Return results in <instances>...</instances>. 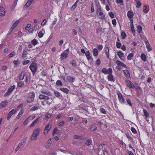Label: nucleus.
I'll return each mask as SVG.
<instances>
[{"label":"nucleus","mask_w":155,"mask_h":155,"mask_svg":"<svg viewBox=\"0 0 155 155\" xmlns=\"http://www.w3.org/2000/svg\"><path fill=\"white\" fill-rule=\"evenodd\" d=\"M39 106H35L32 107L31 110V111H34L37 110L39 109Z\"/></svg>","instance_id":"nucleus-35"},{"label":"nucleus","mask_w":155,"mask_h":155,"mask_svg":"<svg viewBox=\"0 0 155 155\" xmlns=\"http://www.w3.org/2000/svg\"><path fill=\"white\" fill-rule=\"evenodd\" d=\"M30 62V61L29 60H27L26 61H22V64L23 65H26L28 64Z\"/></svg>","instance_id":"nucleus-50"},{"label":"nucleus","mask_w":155,"mask_h":155,"mask_svg":"<svg viewBox=\"0 0 155 155\" xmlns=\"http://www.w3.org/2000/svg\"><path fill=\"white\" fill-rule=\"evenodd\" d=\"M40 128H38L34 131L32 134L34 135L35 134V135L37 136H38L40 133Z\"/></svg>","instance_id":"nucleus-13"},{"label":"nucleus","mask_w":155,"mask_h":155,"mask_svg":"<svg viewBox=\"0 0 155 155\" xmlns=\"http://www.w3.org/2000/svg\"><path fill=\"white\" fill-rule=\"evenodd\" d=\"M51 127L50 126V125L49 124L47 125L45 127V128L44 129V134H45L46 131H47L46 132V134H47L50 130Z\"/></svg>","instance_id":"nucleus-18"},{"label":"nucleus","mask_w":155,"mask_h":155,"mask_svg":"<svg viewBox=\"0 0 155 155\" xmlns=\"http://www.w3.org/2000/svg\"><path fill=\"white\" fill-rule=\"evenodd\" d=\"M140 57L141 59L144 61H145L146 60V56L145 54L143 53L141 54Z\"/></svg>","instance_id":"nucleus-31"},{"label":"nucleus","mask_w":155,"mask_h":155,"mask_svg":"<svg viewBox=\"0 0 155 155\" xmlns=\"http://www.w3.org/2000/svg\"><path fill=\"white\" fill-rule=\"evenodd\" d=\"M27 54V50H24L23 51L22 54V57L23 59H25V58L26 57V55Z\"/></svg>","instance_id":"nucleus-23"},{"label":"nucleus","mask_w":155,"mask_h":155,"mask_svg":"<svg viewBox=\"0 0 155 155\" xmlns=\"http://www.w3.org/2000/svg\"><path fill=\"white\" fill-rule=\"evenodd\" d=\"M143 112L144 115L146 117H147L149 116V114L146 110H143Z\"/></svg>","instance_id":"nucleus-45"},{"label":"nucleus","mask_w":155,"mask_h":155,"mask_svg":"<svg viewBox=\"0 0 155 155\" xmlns=\"http://www.w3.org/2000/svg\"><path fill=\"white\" fill-rule=\"evenodd\" d=\"M5 14V8L2 7H0V15L1 16H4Z\"/></svg>","instance_id":"nucleus-10"},{"label":"nucleus","mask_w":155,"mask_h":155,"mask_svg":"<svg viewBox=\"0 0 155 155\" xmlns=\"http://www.w3.org/2000/svg\"><path fill=\"white\" fill-rule=\"evenodd\" d=\"M27 140V138H25L22 139L20 143L18 144V146L21 147V149L25 146V144L26 141Z\"/></svg>","instance_id":"nucleus-5"},{"label":"nucleus","mask_w":155,"mask_h":155,"mask_svg":"<svg viewBox=\"0 0 155 155\" xmlns=\"http://www.w3.org/2000/svg\"><path fill=\"white\" fill-rule=\"evenodd\" d=\"M29 119H28V118L24 121V125H26L29 122Z\"/></svg>","instance_id":"nucleus-64"},{"label":"nucleus","mask_w":155,"mask_h":155,"mask_svg":"<svg viewBox=\"0 0 155 155\" xmlns=\"http://www.w3.org/2000/svg\"><path fill=\"white\" fill-rule=\"evenodd\" d=\"M131 131H132V132L133 133H134V134H135L137 133V131H136V130L133 127H132L131 128Z\"/></svg>","instance_id":"nucleus-55"},{"label":"nucleus","mask_w":155,"mask_h":155,"mask_svg":"<svg viewBox=\"0 0 155 155\" xmlns=\"http://www.w3.org/2000/svg\"><path fill=\"white\" fill-rule=\"evenodd\" d=\"M15 85H13L9 87L8 90L4 94V96L6 97L10 95L13 90L15 89Z\"/></svg>","instance_id":"nucleus-2"},{"label":"nucleus","mask_w":155,"mask_h":155,"mask_svg":"<svg viewBox=\"0 0 155 155\" xmlns=\"http://www.w3.org/2000/svg\"><path fill=\"white\" fill-rule=\"evenodd\" d=\"M29 68L34 75L36 72L37 68V64L35 63H31L29 66Z\"/></svg>","instance_id":"nucleus-1"},{"label":"nucleus","mask_w":155,"mask_h":155,"mask_svg":"<svg viewBox=\"0 0 155 155\" xmlns=\"http://www.w3.org/2000/svg\"><path fill=\"white\" fill-rule=\"evenodd\" d=\"M117 94L118 97V99L120 102L121 104H124L125 102V99L123 97L122 94L119 91H118L117 92Z\"/></svg>","instance_id":"nucleus-3"},{"label":"nucleus","mask_w":155,"mask_h":155,"mask_svg":"<svg viewBox=\"0 0 155 155\" xmlns=\"http://www.w3.org/2000/svg\"><path fill=\"white\" fill-rule=\"evenodd\" d=\"M18 2V0H15L14 2V3L13 4L11 8V9L12 10H14L16 6V5L17 3Z\"/></svg>","instance_id":"nucleus-30"},{"label":"nucleus","mask_w":155,"mask_h":155,"mask_svg":"<svg viewBox=\"0 0 155 155\" xmlns=\"http://www.w3.org/2000/svg\"><path fill=\"white\" fill-rule=\"evenodd\" d=\"M116 64L119 66H121L122 67H124L125 68L127 67V66L124 64L123 62L120 61H116Z\"/></svg>","instance_id":"nucleus-19"},{"label":"nucleus","mask_w":155,"mask_h":155,"mask_svg":"<svg viewBox=\"0 0 155 155\" xmlns=\"http://www.w3.org/2000/svg\"><path fill=\"white\" fill-rule=\"evenodd\" d=\"M23 114V111L21 110L19 112L18 114L17 115L16 118L17 119H18L20 118V117Z\"/></svg>","instance_id":"nucleus-37"},{"label":"nucleus","mask_w":155,"mask_h":155,"mask_svg":"<svg viewBox=\"0 0 155 155\" xmlns=\"http://www.w3.org/2000/svg\"><path fill=\"white\" fill-rule=\"evenodd\" d=\"M149 10V7L148 6H144L143 7V12L145 13H147Z\"/></svg>","instance_id":"nucleus-21"},{"label":"nucleus","mask_w":155,"mask_h":155,"mask_svg":"<svg viewBox=\"0 0 155 155\" xmlns=\"http://www.w3.org/2000/svg\"><path fill=\"white\" fill-rule=\"evenodd\" d=\"M51 115L50 114H47L45 115V120L47 121H48L49 118L51 117Z\"/></svg>","instance_id":"nucleus-28"},{"label":"nucleus","mask_w":155,"mask_h":155,"mask_svg":"<svg viewBox=\"0 0 155 155\" xmlns=\"http://www.w3.org/2000/svg\"><path fill=\"white\" fill-rule=\"evenodd\" d=\"M92 143V140H91L88 139L86 141L85 144L87 146L90 145Z\"/></svg>","instance_id":"nucleus-44"},{"label":"nucleus","mask_w":155,"mask_h":155,"mask_svg":"<svg viewBox=\"0 0 155 155\" xmlns=\"http://www.w3.org/2000/svg\"><path fill=\"white\" fill-rule=\"evenodd\" d=\"M24 83L23 81H20L18 83V86L20 87H22L24 85Z\"/></svg>","instance_id":"nucleus-38"},{"label":"nucleus","mask_w":155,"mask_h":155,"mask_svg":"<svg viewBox=\"0 0 155 155\" xmlns=\"http://www.w3.org/2000/svg\"><path fill=\"white\" fill-rule=\"evenodd\" d=\"M41 93L48 96L51 95V93L48 91H43L41 92Z\"/></svg>","instance_id":"nucleus-46"},{"label":"nucleus","mask_w":155,"mask_h":155,"mask_svg":"<svg viewBox=\"0 0 155 155\" xmlns=\"http://www.w3.org/2000/svg\"><path fill=\"white\" fill-rule=\"evenodd\" d=\"M133 13L131 11H128L127 13V16L130 18H131L133 16Z\"/></svg>","instance_id":"nucleus-20"},{"label":"nucleus","mask_w":155,"mask_h":155,"mask_svg":"<svg viewBox=\"0 0 155 155\" xmlns=\"http://www.w3.org/2000/svg\"><path fill=\"white\" fill-rule=\"evenodd\" d=\"M58 130V129L57 128H55L54 129V130L53 131V136H54V134H55L56 133V132Z\"/></svg>","instance_id":"nucleus-59"},{"label":"nucleus","mask_w":155,"mask_h":155,"mask_svg":"<svg viewBox=\"0 0 155 155\" xmlns=\"http://www.w3.org/2000/svg\"><path fill=\"white\" fill-rule=\"evenodd\" d=\"M137 31L139 33H140L141 32V31L142 30V28L141 26L140 25H138L137 27Z\"/></svg>","instance_id":"nucleus-42"},{"label":"nucleus","mask_w":155,"mask_h":155,"mask_svg":"<svg viewBox=\"0 0 155 155\" xmlns=\"http://www.w3.org/2000/svg\"><path fill=\"white\" fill-rule=\"evenodd\" d=\"M145 42L146 44V47L148 51H150L152 50V49L151 47L150 44L147 38L145 37Z\"/></svg>","instance_id":"nucleus-7"},{"label":"nucleus","mask_w":155,"mask_h":155,"mask_svg":"<svg viewBox=\"0 0 155 155\" xmlns=\"http://www.w3.org/2000/svg\"><path fill=\"white\" fill-rule=\"evenodd\" d=\"M134 56V54L133 53H130L129 54L127 57V59L130 60L131 59L132 57Z\"/></svg>","instance_id":"nucleus-40"},{"label":"nucleus","mask_w":155,"mask_h":155,"mask_svg":"<svg viewBox=\"0 0 155 155\" xmlns=\"http://www.w3.org/2000/svg\"><path fill=\"white\" fill-rule=\"evenodd\" d=\"M67 80L70 82H73L74 81L75 78L74 77H71L70 76H68L67 77Z\"/></svg>","instance_id":"nucleus-15"},{"label":"nucleus","mask_w":155,"mask_h":155,"mask_svg":"<svg viewBox=\"0 0 155 155\" xmlns=\"http://www.w3.org/2000/svg\"><path fill=\"white\" fill-rule=\"evenodd\" d=\"M26 73L25 71L21 72L19 75V78L20 80H22L24 79L25 77V76Z\"/></svg>","instance_id":"nucleus-9"},{"label":"nucleus","mask_w":155,"mask_h":155,"mask_svg":"<svg viewBox=\"0 0 155 155\" xmlns=\"http://www.w3.org/2000/svg\"><path fill=\"white\" fill-rule=\"evenodd\" d=\"M97 128L96 126L93 125L91 126L90 129L92 131H94L97 130Z\"/></svg>","instance_id":"nucleus-33"},{"label":"nucleus","mask_w":155,"mask_h":155,"mask_svg":"<svg viewBox=\"0 0 155 155\" xmlns=\"http://www.w3.org/2000/svg\"><path fill=\"white\" fill-rule=\"evenodd\" d=\"M97 13H98L99 14L100 13V12H102L101 8L100 6V8H99L97 9Z\"/></svg>","instance_id":"nucleus-63"},{"label":"nucleus","mask_w":155,"mask_h":155,"mask_svg":"<svg viewBox=\"0 0 155 155\" xmlns=\"http://www.w3.org/2000/svg\"><path fill=\"white\" fill-rule=\"evenodd\" d=\"M141 4L140 2L139 1H137V5L136 7L137 8H139L141 6Z\"/></svg>","instance_id":"nucleus-52"},{"label":"nucleus","mask_w":155,"mask_h":155,"mask_svg":"<svg viewBox=\"0 0 155 155\" xmlns=\"http://www.w3.org/2000/svg\"><path fill=\"white\" fill-rule=\"evenodd\" d=\"M56 84L58 86H62L63 85V84L61 82V81L60 80H58L56 82Z\"/></svg>","instance_id":"nucleus-47"},{"label":"nucleus","mask_w":155,"mask_h":155,"mask_svg":"<svg viewBox=\"0 0 155 155\" xmlns=\"http://www.w3.org/2000/svg\"><path fill=\"white\" fill-rule=\"evenodd\" d=\"M108 77V80L110 81H114V77L113 75L111 74H110Z\"/></svg>","instance_id":"nucleus-27"},{"label":"nucleus","mask_w":155,"mask_h":155,"mask_svg":"<svg viewBox=\"0 0 155 155\" xmlns=\"http://www.w3.org/2000/svg\"><path fill=\"white\" fill-rule=\"evenodd\" d=\"M124 74H126L127 77H128L130 76L129 72L127 70H125L124 71Z\"/></svg>","instance_id":"nucleus-34"},{"label":"nucleus","mask_w":155,"mask_h":155,"mask_svg":"<svg viewBox=\"0 0 155 155\" xmlns=\"http://www.w3.org/2000/svg\"><path fill=\"white\" fill-rule=\"evenodd\" d=\"M116 46L117 48H120L121 46V44L120 42H117L116 43Z\"/></svg>","instance_id":"nucleus-60"},{"label":"nucleus","mask_w":155,"mask_h":155,"mask_svg":"<svg viewBox=\"0 0 155 155\" xmlns=\"http://www.w3.org/2000/svg\"><path fill=\"white\" fill-rule=\"evenodd\" d=\"M99 16H100L99 17L100 19H104L105 18V16L102 12H100L99 14Z\"/></svg>","instance_id":"nucleus-32"},{"label":"nucleus","mask_w":155,"mask_h":155,"mask_svg":"<svg viewBox=\"0 0 155 155\" xmlns=\"http://www.w3.org/2000/svg\"><path fill=\"white\" fill-rule=\"evenodd\" d=\"M60 89L61 90V91L65 92L66 94H68L69 92V90L68 88H60Z\"/></svg>","instance_id":"nucleus-25"},{"label":"nucleus","mask_w":155,"mask_h":155,"mask_svg":"<svg viewBox=\"0 0 155 155\" xmlns=\"http://www.w3.org/2000/svg\"><path fill=\"white\" fill-rule=\"evenodd\" d=\"M39 98L41 100H44L45 101L49 99V97L48 96L42 94H41L39 95Z\"/></svg>","instance_id":"nucleus-16"},{"label":"nucleus","mask_w":155,"mask_h":155,"mask_svg":"<svg viewBox=\"0 0 155 155\" xmlns=\"http://www.w3.org/2000/svg\"><path fill=\"white\" fill-rule=\"evenodd\" d=\"M35 94L33 92L31 93V94L29 96L27 100V101L28 103H31L33 101L35 97Z\"/></svg>","instance_id":"nucleus-4"},{"label":"nucleus","mask_w":155,"mask_h":155,"mask_svg":"<svg viewBox=\"0 0 155 155\" xmlns=\"http://www.w3.org/2000/svg\"><path fill=\"white\" fill-rule=\"evenodd\" d=\"M93 54L95 56H96L98 55V51L97 49L94 48L93 49Z\"/></svg>","instance_id":"nucleus-29"},{"label":"nucleus","mask_w":155,"mask_h":155,"mask_svg":"<svg viewBox=\"0 0 155 155\" xmlns=\"http://www.w3.org/2000/svg\"><path fill=\"white\" fill-rule=\"evenodd\" d=\"M85 55L86 56L87 59L88 60L91 59V58L90 55V52L89 51H86L85 53Z\"/></svg>","instance_id":"nucleus-26"},{"label":"nucleus","mask_w":155,"mask_h":155,"mask_svg":"<svg viewBox=\"0 0 155 155\" xmlns=\"http://www.w3.org/2000/svg\"><path fill=\"white\" fill-rule=\"evenodd\" d=\"M64 124L65 122L64 121H62L59 123L58 125L60 126L63 127L64 125Z\"/></svg>","instance_id":"nucleus-57"},{"label":"nucleus","mask_w":155,"mask_h":155,"mask_svg":"<svg viewBox=\"0 0 155 155\" xmlns=\"http://www.w3.org/2000/svg\"><path fill=\"white\" fill-rule=\"evenodd\" d=\"M54 94L55 96L58 97L59 98L61 97L60 93L57 91H54Z\"/></svg>","instance_id":"nucleus-39"},{"label":"nucleus","mask_w":155,"mask_h":155,"mask_svg":"<svg viewBox=\"0 0 155 155\" xmlns=\"http://www.w3.org/2000/svg\"><path fill=\"white\" fill-rule=\"evenodd\" d=\"M48 20L47 19H45L43 21H42L41 23V25L42 26H44L46 24Z\"/></svg>","instance_id":"nucleus-49"},{"label":"nucleus","mask_w":155,"mask_h":155,"mask_svg":"<svg viewBox=\"0 0 155 155\" xmlns=\"http://www.w3.org/2000/svg\"><path fill=\"white\" fill-rule=\"evenodd\" d=\"M112 69L111 68H109L107 70V73L111 74L112 73Z\"/></svg>","instance_id":"nucleus-61"},{"label":"nucleus","mask_w":155,"mask_h":155,"mask_svg":"<svg viewBox=\"0 0 155 155\" xmlns=\"http://www.w3.org/2000/svg\"><path fill=\"white\" fill-rule=\"evenodd\" d=\"M121 36L122 37V38L123 39H124L126 37V35L124 31H123L121 34Z\"/></svg>","instance_id":"nucleus-43"},{"label":"nucleus","mask_w":155,"mask_h":155,"mask_svg":"<svg viewBox=\"0 0 155 155\" xmlns=\"http://www.w3.org/2000/svg\"><path fill=\"white\" fill-rule=\"evenodd\" d=\"M16 111V109H13L12 110L8 113L7 117V120H9L10 118L12 115L15 113Z\"/></svg>","instance_id":"nucleus-6"},{"label":"nucleus","mask_w":155,"mask_h":155,"mask_svg":"<svg viewBox=\"0 0 155 155\" xmlns=\"http://www.w3.org/2000/svg\"><path fill=\"white\" fill-rule=\"evenodd\" d=\"M34 0H28L24 6V8L28 7L32 3Z\"/></svg>","instance_id":"nucleus-17"},{"label":"nucleus","mask_w":155,"mask_h":155,"mask_svg":"<svg viewBox=\"0 0 155 155\" xmlns=\"http://www.w3.org/2000/svg\"><path fill=\"white\" fill-rule=\"evenodd\" d=\"M15 54V52L13 51L9 55L8 57L9 58H12L13 56H14Z\"/></svg>","instance_id":"nucleus-48"},{"label":"nucleus","mask_w":155,"mask_h":155,"mask_svg":"<svg viewBox=\"0 0 155 155\" xmlns=\"http://www.w3.org/2000/svg\"><path fill=\"white\" fill-rule=\"evenodd\" d=\"M127 103L129 104V105L130 106H132V104L131 103V101L130 100V99H128L127 100Z\"/></svg>","instance_id":"nucleus-53"},{"label":"nucleus","mask_w":155,"mask_h":155,"mask_svg":"<svg viewBox=\"0 0 155 155\" xmlns=\"http://www.w3.org/2000/svg\"><path fill=\"white\" fill-rule=\"evenodd\" d=\"M117 54L121 60H124V54L122 51H119L117 53Z\"/></svg>","instance_id":"nucleus-14"},{"label":"nucleus","mask_w":155,"mask_h":155,"mask_svg":"<svg viewBox=\"0 0 155 155\" xmlns=\"http://www.w3.org/2000/svg\"><path fill=\"white\" fill-rule=\"evenodd\" d=\"M71 63L73 66L75 67L76 66V64L75 61L73 60Z\"/></svg>","instance_id":"nucleus-54"},{"label":"nucleus","mask_w":155,"mask_h":155,"mask_svg":"<svg viewBox=\"0 0 155 155\" xmlns=\"http://www.w3.org/2000/svg\"><path fill=\"white\" fill-rule=\"evenodd\" d=\"M8 102L7 101L2 102L0 104V109H2L6 107L8 104Z\"/></svg>","instance_id":"nucleus-11"},{"label":"nucleus","mask_w":155,"mask_h":155,"mask_svg":"<svg viewBox=\"0 0 155 155\" xmlns=\"http://www.w3.org/2000/svg\"><path fill=\"white\" fill-rule=\"evenodd\" d=\"M31 43L32 45L35 46L38 44V41L36 39H34L31 41Z\"/></svg>","instance_id":"nucleus-41"},{"label":"nucleus","mask_w":155,"mask_h":155,"mask_svg":"<svg viewBox=\"0 0 155 155\" xmlns=\"http://www.w3.org/2000/svg\"><path fill=\"white\" fill-rule=\"evenodd\" d=\"M101 64V61L100 59L98 58L96 61V64L97 65H99Z\"/></svg>","instance_id":"nucleus-56"},{"label":"nucleus","mask_w":155,"mask_h":155,"mask_svg":"<svg viewBox=\"0 0 155 155\" xmlns=\"http://www.w3.org/2000/svg\"><path fill=\"white\" fill-rule=\"evenodd\" d=\"M79 2V0H77L75 3L73 5V6L72 7V8L73 9H74L76 7L77 5V3Z\"/></svg>","instance_id":"nucleus-51"},{"label":"nucleus","mask_w":155,"mask_h":155,"mask_svg":"<svg viewBox=\"0 0 155 155\" xmlns=\"http://www.w3.org/2000/svg\"><path fill=\"white\" fill-rule=\"evenodd\" d=\"M42 30L44 31V33L42 31H40L38 33V36L39 38H42L44 35L45 32L44 30L43 29H42Z\"/></svg>","instance_id":"nucleus-24"},{"label":"nucleus","mask_w":155,"mask_h":155,"mask_svg":"<svg viewBox=\"0 0 155 155\" xmlns=\"http://www.w3.org/2000/svg\"><path fill=\"white\" fill-rule=\"evenodd\" d=\"M37 137L35 134H32L30 138V139L31 140H37Z\"/></svg>","instance_id":"nucleus-22"},{"label":"nucleus","mask_w":155,"mask_h":155,"mask_svg":"<svg viewBox=\"0 0 155 155\" xmlns=\"http://www.w3.org/2000/svg\"><path fill=\"white\" fill-rule=\"evenodd\" d=\"M39 28V26L36 25H35L33 28L34 30L36 31Z\"/></svg>","instance_id":"nucleus-62"},{"label":"nucleus","mask_w":155,"mask_h":155,"mask_svg":"<svg viewBox=\"0 0 155 155\" xmlns=\"http://www.w3.org/2000/svg\"><path fill=\"white\" fill-rule=\"evenodd\" d=\"M68 51L69 50L68 49L61 54V56L62 59L68 57Z\"/></svg>","instance_id":"nucleus-8"},{"label":"nucleus","mask_w":155,"mask_h":155,"mask_svg":"<svg viewBox=\"0 0 155 155\" xmlns=\"http://www.w3.org/2000/svg\"><path fill=\"white\" fill-rule=\"evenodd\" d=\"M126 84L130 88H132L134 87V84L129 80L126 81Z\"/></svg>","instance_id":"nucleus-12"},{"label":"nucleus","mask_w":155,"mask_h":155,"mask_svg":"<svg viewBox=\"0 0 155 155\" xmlns=\"http://www.w3.org/2000/svg\"><path fill=\"white\" fill-rule=\"evenodd\" d=\"M39 118L36 119L30 125V127H33L37 123L38 120Z\"/></svg>","instance_id":"nucleus-36"},{"label":"nucleus","mask_w":155,"mask_h":155,"mask_svg":"<svg viewBox=\"0 0 155 155\" xmlns=\"http://www.w3.org/2000/svg\"><path fill=\"white\" fill-rule=\"evenodd\" d=\"M102 72L104 74H107V70L106 68H103L102 69Z\"/></svg>","instance_id":"nucleus-58"}]
</instances>
